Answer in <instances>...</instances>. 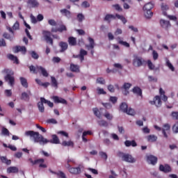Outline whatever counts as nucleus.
Returning <instances> with one entry per match:
<instances>
[{"label": "nucleus", "mask_w": 178, "mask_h": 178, "mask_svg": "<svg viewBox=\"0 0 178 178\" xmlns=\"http://www.w3.org/2000/svg\"><path fill=\"white\" fill-rule=\"evenodd\" d=\"M25 136H26V137H31V138H33L34 143H39V144H42L43 145L48 144V143H50L51 144H60L59 138L55 134L51 135V140H48L44 138V136L40 134L39 132L34 131H26L25 132Z\"/></svg>", "instance_id": "obj_1"}, {"label": "nucleus", "mask_w": 178, "mask_h": 178, "mask_svg": "<svg viewBox=\"0 0 178 178\" xmlns=\"http://www.w3.org/2000/svg\"><path fill=\"white\" fill-rule=\"evenodd\" d=\"M3 73H5L6 75L4 76V80L6 83H8L10 87L15 86V72L10 69H4Z\"/></svg>", "instance_id": "obj_2"}, {"label": "nucleus", "mask_w": 178, "mask_h": 178, "mask_svg": "<svg viewBox=\"0 0 178 178\" xmlns=\"http://www.w3.org/2000/svg\"><path fill=\"white\" fill-rule=\"evenodd\" d=\"M120 109L124 113H127V115H130L131 116H134V115H136V111H134V109L131 108H129V106L124 102L120 104Z\"/></svg>", "instance_id": "obj_3"}, {"label": "nucleus", "mask_w": 178, "mask_h": 178, "mask_svg": "<svg viewBox=\"0 0 178 178\" xmlns=\"http://www.w3.org/2000/svg\"><path fill=\"white\" fill-rule=\"evenodd\" d=\"M118 156L122 158V161L124 162H129V163H134L136 162V159L130 154H126L120 152L118 153Z\"/></svg>", "instance_id": "obj_4"}, {"label": "nucleus", "mask_w": 178, "mask_h": 178, "mask_svg": "<svg viewBox=\"0 0 178 178\" xmlns=\"http://www.w3.org/2000/svg\"><path fill=\"white\" fill-rule=\"evenodd\" d=\"M132 63L136 67H140L143 65H145V63H147V61H145V60H144L143 57L134 56Z\"/></svg>", "instance_id": "obj_5"}, {"label": "nucleus", "mask_w": 178, "mask_h": 178, "mask_svg": "<svg viewBox=\"0 0 178 178\" xmlns=\"http://www.w3.org/2000/svg\"><path fill=\"white\" fill-rule=\"evenodd\" d=\"M29 161L31 163H32L33 165L39 164V168H42L43 169L48 168L47 164H44V162H45L44 159H38L33 161V159L30 158L29 159Z\"/></svg>", "instance_id": "obj_6"}, {"label": "nucleus", "mask_w": 178, "mask_h": 178, "mask_svg": "<svg viewBox=\"0 0 178 178\" xmlns=\"http://www.w3.org/2000/svg\"><path fill=\"white\" fill-rule=\"evenodd\" d=\"M88 40L89 41V44H86V48H87L88 51H90V54L92 56H94V52H95L94 48L95 47V41L91 37H89Z\"/></svg>", "instance_id": "obj_7"}, {"label": "nucleus", "mask_w": 178, "mask_h": 178, "mask_svg": "<svg viewBox=\"0 0 178 178\" xmlns=\"http://www.w3.org/2000/svg\"><path fill=\"white\" fill-rule=\"evenodd\" d=\"M42 34L44 37V40L47 42H49L50 44L54 45V40L51 38L52 33L48 31H43Z\"/></svg>", "instance_id": "obj_8"}, {"label": "nucleus", "mask_w": 178, "mask_h": 178, "mask_svg": "<svg viewBox=\"0 0 178 178\" xmlns=\"http://www.w3.org/2000/svg\"><path fill=\"white\" fill-rule=\"evenodd\" d=\"M14 54H17L18 52H22V55H26L27 52V49L24 46H15L13 47Z\"/></svg>", "instance_id": "obj_9"}, {"label": "nucleus", "mask_w": 178, "mask_h": 178, "mask_svg": "<svg viewBox=\"0 0 178 178\" xmlns=\"http://www.w3.org/2000/svg\"><path fill=\"white\" fill-rule=\"evenodd\" d=\"M159 171L163 172V173H170L172 172V168L168 164H165L164 165L161 164L159 165Z\"/></svg>", "instance_id": "obj_10"}, {"label": "nucleus", "mask_w": 178, "mask_h": 178, "mask_svg": "<svg viewBox=\"0 0 178 178\" xmlns=\"http://www.w3.org/2000/svg\"><path fill=\"white\" fill-rule=\"evenodd\" d=\"M81 168H83L82 165H79L78 167H72L70 168V173L71 175H80L81 173Z\"/></svg>", "instance_id": "obj_11"}, {"label": "nucleus", "mask_w": 178, "mask_h": 178, "mask_svg": "<svg viewBox=\"0 0 178 178\" xmlns=\"http://www.w3.org/2000/svg\"><path fill=\"white\" fill-rule=\"evenodd\" d=\"M67 30L66 26L60 24L58 28L52 27L51 31V33H63V31H66Z\"/></svg>", "instance_id": "obj_12"}, {"label": "nucleus", "mask_w": 178, "mask_h": 178, "mask_svg": "<svg viewBox=\"0 0 178 178\" xmlns=\"http://www.w3.org/2000/svg\"><path fill=\"white\" fill-rule=\"evenodd\" d=\"M147 162L151 165H156V162H158V158L151 154L148 155L147 156Z\"/></svg>", "instance_id": "obj_13"}, {"label": "nucleus", "mask_w": 178, "mask_h": 178, "mask_svg": "<svg viewBox=\"0 0 178 178\" xmlns=\"http://www.w3.org/2000/svg\"><path fill=\"white\" fill-rule=\"evenodd\" d=\"M28 92V93H27ZM27 92H23L21 95V99L29 102L30 101V95H31V91L28 90Z\"/></svg>", "instance_id": "obj_14"}, {"label": "nucleus", "mask_w": 178, "mask_h": 178, "mask_svg": "<svg viewBox=\"0 0 178 178\" xmlns=\"http://www.w3.org/2000/svg\"><path fill=\"white\" fill-rule=\"evenodd\" d=\"M53 99L55 104H63L65 105H67V101H66V99L62 97H59L58 96H54Z\"/></svg>", "instance_id": "obj_15"}, {"label": "nucleus", "mask_w": 178, "mask_h": 178, "mask_svg": "<svg viewBox=\"0 0 178 178\" xmlns=\"http://www.w3.org/2000/svg\"><path fill=\"white\" fill-rule=\"evenodd\" d=\"M37 72L39 73H41L44 77H48L49 76V74H48V72L45 68L41 66H36Z\"/></svg>", "instance_id": "obj_16"}, {"label": "nucleus", "mask_w": 178, "mask_h": 178, "mask_svg": "<svg viewBox=\"0 0 178 178\" xmlns=\"http://www.w3.org/2000/svg\"><path fill=\"white\" fill-rule=\"evenodd\" d=\"M160 24L163 29H165V30H168V29L171 27L170 22L166 21L165 19H161L160 20Z\"/></svg>", "instance_id": "obj_17"}, {"label": "nucleus", "mask_w": 178, "mask_h": 178, "mask_svg": "<svg viewBox=\"0 0 178 178\" xmlns=\"http://www.w3.org/2000/svg\"><path fill=\"white\" fill-rule=\"evenodd\" d=\"M42 99H44V97H40V102L38 103V108L39 111L41 113H44L45 112V107H44V104H45Z\"/></svg>", "instance_id": "obj_18"}, {"label": "nucleus", "mask_w": 178, "mask_h": 178, "mask_svg": "<svg viewBox=\"0 0 178 178\" xmlns=\"http://www.w3.org/2000/svg\"><path fill=\"white\" fill-rule=\"evenodd\" d=\"M27 4L29 8H38L40 6V3L37 0H28Z\"/></svg>", "instance_id": "obj_19"}, {"label": "nucleus", "mask_w": 178, "mask_h": 178, "mask_svg": "<svg viewBox=\"0 0 178 178\" xmlns=\"http://www.w3.org/2000/svg\"><path fill=\"white\" fill-rule=\"evenodd\" d=\"M60 12L61 15L67 17V19H70L72 17V13L66 8L61 9Z\"/></svg>", "instance_id": "obj_20"}, {"label": "nucleus", "mask_w": 178, "mask_h": 178, "mask_svg": "<svg viewBox=\"0 0 178 178\" xmlns=\"http://www.w3.org/2000/svg\"><path fill=\"white\" fill-rule=\"evenodd\" d=\"M58 47L60 48V52H65V51L67 50V48H69V44H67L66 42H60Z\"/></svg>", "instance_id": "obj_21"}, {"label": "nucleus", "mask_w": 178, "mask_h": 178, "mask_svg": "<svg viewBox=\"0 0 178 178\" xmlns=\"http://www.w3.org/2000/svg\"><path fill=\"white\" fill-rule=\"evenodd\" d=\"M50 173H52V175H56V176H58V177L59 178H67L66 177V175L65 174V172H62V171H58V172L53 171L52 170L49 169V170Z\"/></svg>", "instance_id": "obj_22"}, {"label": "nucleus", "mask_w": 178, "mask_h": 178, "mask_svg": "<svg viewBox=\"0 0 178 178\" xmlns=\"http://www.w3.org/2000/svg\"><path fill=\"white\" fill-rule=\"evenodd\" d=\"M132 91L134 94H136L138 97H141V98H143V90H141V88H140V87L138 86L134 87Z\"/></svg>", "instance_id": "obj_23"}, {"label": "nucleus", "mask_w": 178, "mask_h": 178, "mask_svg": "<svg viewBox=\"0 0 178 178\" xmlns=\"http://www.w3.org/2000/svg\"><path fill=\"white\" fill-rule=\"evenodd\" d=\"M169 130H170V125H169V124H165L162 129V133L165 138H168V134H166V131H169Z\"/></svg>", "instance_id": "obj_24"}, {"label": "nucleus", "mask_w": 178, "mask_h": 178, "mask_svg": "<svg viewBox=\"0 0 178 178\" xmlns=\"http://www.w3.org/2000/svg\"><path fill=\"white\" fill-rule=\"evenodd\" d=\"M146 139L148 143H155L158 140V136L151 134L146 136Z\"/></svg>", "instance_id": "obj_25"}, {"label": "nucleus", "mask_w": 178, "mask_h": 178, "mask_svg": "<svg viewBox=\"0 0 178 178\" xmlns=\"http://www.w3.org/2000/svg\"><path fill=\"white\" fill-rule=\"evenodd\" d=\"M7 58L8 59H10V60H13L14 63H16V65H19V58H17V56L9 54L7 55Z\"/></svg>", "instance_id": "obj_26"}, {"label": "nucleus", "mask_w": 178, "mask_h": 178, "mask_svg": "<svg viewBox=\"0 0 178 178\" xmlns=\"http://www.w3.org/2000/svg\"><path fill=\"white\" fill-rule=\"evenodd\" d=\"M19 81L22 87L24 88H29V82H27V79L21 76L19 77Z\"/></svg>", "instance_id": "obj_27"}, {"label": "nucleus", "mask_w": 178, "mask_h": 178, "mask_svg": "<svg viewBox=\"0 0 178 178\" xmlns=\"http://www.w3.org/2000/svg\"><path fill=\"white\" fill-rule=\"evenodd\" d=\"M70 70L71 72H74V73L80 72V67L77 65H74L73 63L70 64Z\"/></svg>", "instance_id": "obj_28"}, {"label": "nucleus", "mask_w": 178, "mask_h": 178, "mask_svg": "<svg viewBox=\"0 0 178 178\" xmlns=\"http://www.w3.org/2000/svg\"><path fill=\"white\" fill-rule=\"evenodd\" d=\"M154 101L156 102V108H161V106H162V100L161 99V96H155Z\"/></svg>", "instance_id": "obj_29"}, {"label": "nucleus", "mask_w": 178, "mask_h": 178, "mask_svg": "<svg viewBox=\"0 0 178 178\" xmlns=\"http://www.w3.org/2000/svg\"><path fill=\"white\" fill-rule=\"evenodd\" d=\"M152 9H154V3L149 2L146 3L144 6H143V10H147L148 12H149V10H151Z\"/></svg>", "instance_id": "obj_30"}, {"label": "nucleus", "mask_w": 178, "mask_h": 178, "mask_svg": "<svg viewBox=\"0 0 178 178\" xmlns=\"http://www.w3.org/2000/svg\"><path fill=\"white\" fill-rule=\"evenodd\" d=\"M68 43L71 47H74L75 45H77V40H76V38L70 37L68 38Z\"/></svg>", "instance_id": "obj_31"}, {"label": "nucleus", "mask_w": 178, "mask_h": 178, "mask_svg": "<svg viewBox=\"0 0 178 178\" xmlns=\"http://www.w3.org/2000/svg\"><path fill=\"white\" fill-rule=\"evenodd\" d=\"M61 145H63V147H72L73 148V147H74V143H73L72 140H64L62 142Z\"/></svg>", "instance_id": "obj_32"}, {"label": "nucleus", "mask_w": 178, "mask_h": 178, "mask_svg": "<svg viewBox=\"0 0 178 178\" xmlns=\"http://www.w3.org/2000/svg\"><path fill=\"white\" fill-rule=\"evenodd\" d=\"M7 173H19L17 167L12 166L7 168Z\"/></svg>", "instance_id": "obj_33"}, {"label": "nucleus", "mask_w": 178, "mask_h": 178, "mask_svg": "<svg viewBox=\"0 0 178 178\" xmlns=\"http://www.w3.org/2000/svg\"><path fill=\"white\" fill-rule=\"evenodd\" d=\"M124 145L127 147H137V143H136V140H126L124 142Z\"/></svg>", "instance_id": "obj_34"}, {"label": "nucleus", "mask_w": 178, "mask_h": 178, "mask_svg": "<svg viewBox=\"0 0 178 178\" xmlns=\"http://www.w3.org/2000/svg\"><path fill=\"white\" fill-rule=\"evenodd\" d=\"M111 19H116V15L115 16L114 15L112 14H107L105 17H104V20L106 22H111Z\"/></svg>", "instance_id": "obj_35"}, {"label": "nucleus", "mask_w": 178, "mask_h": 178, "mask_svg": "<svg viewBox=\"0 0 178 178\" xmlns=\"http://www.w3.org/2000/svg\"><path fill=\"white\" fill-rule=\"evenodd\" d=\"M51 81L52 87H54V88H58V81H56L55 76H51Z\"/></svg>", "instance_id": "obj_36"}, {"label": "nucleus", "mask_w": 178, "mask_h": 178, "mask_svg": "<svg viewBox=\"0 0 178 178\" xmlns=\"http://www.w3.org/2000/svg\"><path fill=\"white\" fill-rule=\"evenodd\" d=\"M0 159H1V162H2V163H6V165H10V163H12V161L10 160H8L5 156H1Z\"/></svg>", "instance_id": "obj_37"}, {"label": "nucleus", "mask_w": 178, "mask_h": 178, "mask_svg": "<svg viewBox=\"0 0 178 178\" xmlns=\"http://www.w3.org/2000/svg\"><path fill=\"white\" fill-rule=\"evenodd\" d=\"M163 15L164 16H167V17L168 19H170V20H174V22H176V20H177V17L175 15H168V13H166V11L163 12Z\"/></svg>", "instance_id": "obj_38"}, {"label": "nucleus", "mask_w": 178, "mask_h": 178, "mask_svg": "<svg viewBox=\"0 0 178 178\" xmlns=\"http://www.w3.org/2000/svg\"><path fill=\"white\" fill-rule=\"evenodd\" d=\"M115 17L118 18L120 21H122L124 24H126V23H127V19H126V18L122 15L116 14Z\"/></svg>", "instance_id": "obj_39"}, {"label": "nucleus", "mask_w": 178, "mask_h": 178, "mask_svg": "<svg viewBox=\"0 0 178 178\" xmlns=\"http://www.w3.org/2000/svg\"><path fill=\"white\" fill-rule=\"evenodd\" d=\"M29 54L31 56V58H33V59H38V58H40V56L38 55V54H37V52L34 51H29Z\"/></svg>", "instance_id": "obj_40"}, {"label": "nucleus", "mask_w": 178, "mask_h": 178, "mask_svg": "<svg viewBox=\"0 0 178 178\" xmlns=\"http://www.w3.org/2000/svg\"><path fill=\"white\" fill-rule=\"evenodd\" d=\"M13 35H13V36H12V35H10V34H9L8 33H4L3 34V37L4 38H6V40H9V41H13Z\"/></svg>", "instance_id": "obj_41"}, {"label": "nucleus", "mask_w": 178, "mask_h": 178, "mask_svg": "<svg viewBox=\"0 0 178 178\" xmlns=\"http://www.w3.org/2000/svg\"><path fill=\"white\" fill-rule=\"evenodd\" d=\"M145 17H147V19H151V17H152L154 13H152V11H151V10H149V12H148V10H145Z\"/></svg>", "instance_id": "obj_42"}, {"label": "nucleus", "mask_w": 178, "mask_h": 178, "mask_svg": "<svg viewBox=\"0 0 178 178\" xmlns=\"http://www.w3.org/2000/svg\"><path fill=\"white\" fill-rule=\"evenodd\" d=\"M98 124L100 125L102 127H108V122L104 120L98 121Z\"/></svg>", "instance_id": "obj_43"}, {"label": "nucleus", "mask_w": 178, "mask_h": 178, "mask_svg": "<svg viewBox=\"0 0 178 178\" xmlns=\"http://www.w3.org/2000/svg\"><path fill=\"white\" fill-rule=\"evenodd\" d=\"M97 92L99 95H106V92L104 90V88H97Z\"/></svg>", "instance_id": "obj_44"}, {"label": "nucleus", "mask_w": 178, "mask_h": 178, "mask_svg": "<svg viewBox=\"0 0 178 178\" xmlns=\"http://www.w3.org/2000/svg\"><path fill=\"white\" fill-rule=\"evenodd\" d=\"M76 18L78 22H79V23H81V22H83L84 19H86V17H84V15H83L82 13H79L77 15Z\"/></svg>", "instance_id": "obj_45"}, {"label": "nucleus", "mask_w": 178, "mask_h": 178, "mask_svg": "<svg viewBox=\"0 0 178 178\" xmlns=\"http://www.w3.org/2000/svg\"><path fill=\"white\" fill-rule=\"evenodd\" d=\"M42 100L43 102H44V104H47L48 105V106H49L50 108H54V103L51 102V101L47 100L44 97H43V99H42Z\"/></svg>", "instance_id": "obj_46"}, {"label": "nucleus", "mask_w": 178, "mask_h": 178, "mask_svg": "<svg viewBox=\"0 0 178 178\" xmlns=\"http://www.w3.org/2000/svg\"><path fill=\"white\" fill-rule=\"evenodd\" d=\"M57 134L62 136L63 137H66L67 138H69V134L65 131H57Z\"/></svg>", "instance_id": "obj_47"}, {"label": "nucleus", "mask_w": 178, "mask_h": 178, "mask_svg": "<svg viewBox=\"0 0 178 178\" xmlns=\"http://www.w3.org/2000/svg\"><path fill=\"white\" fill-rule=\"evenodd\" d=\"M96 83L97 84H102L104 85L105 84L106 81H105V79L102 78V77H98L96 80Z\"/></svg>", "instance_id": "obj_48"}, {"label": "nucleus", "mask_w": 178, "mask_h": 178, "mask_svg": "<svg viewBox=\"0 0 178 178\" xmlns=\"http://www.w3.org/2000/svg\"><path fill=\"white\" fill-rule=\"evenodd\" d=\"M147 66H148L149 70H154V69H155V65H153V63L151 61V60H148L147 61Z\"/></svg>", "instance_id": "obj_49"}, {"label": "nucleus", "mask_w": 178, "mask_h": 178, "mask_svg": "<svg viewBox=\"0 0 178 178\" xmlns=\"http://www.w3.org/2000/svg\"><path fill=\"white\" fill-rule=\"evenodd\" d=\"M93 113L94 115H95V116H97V118L101 119V113L99 112V110H98V108H93Z\"/></svg>", "instance_id": "obj_50"}, {"label": "nucleus", "mask_w": 178, "mask_h": 178, "mask_svg": "<svg viewBox=\"0 0 178 178\" xmlns=\"http://www.w3.org/2000/svg\"><path fill=\"white\" fill-rule=\"evenodd\" d=\"M1 133L3 136H10L9 130L5 127H3L1 129Z\"/></svg>", "instance_id": "obj_51"}, {"label": "nucleus", "mask_w": 178, "mask_h": 178, "mask_svg": "<svg viewBox=\"0 0 178 178\" xmlns=\"http://www.w3.org/2000/svg\"><path fill=\"white\" fill-rule=\"evenodd\" d=\"M104 116L107 120H112V119H113V115H112L111 113L108 112L105 113L104 114Z\"/></svg>", "instance_id": "obj_52"}, {"label": "nucleus", "mask_w": 178, "mask_h": 178, "mask_svg": "<svg viewBox=\"0 0 178 178\" xmlns=\"http://www.w3.org/2000/svg\"><path fill=\"white\" fill-rule=\"evenodd\" d=\"M29 70L31 72L33 73L34 74H37V67H35L34 65L29 66Z\"/></svg>", "instance_id": "obj_53"}, {"label": "nucleus", "mask_w": 178, "mask_h": 178, "mask_svg": "<svg viewBox=\"0 0 178 178\" xmlns=\"http://www.w3.org/2000/svg\"><path fill=\"white\" fill-rule=\"evenodd\" d=\"M166 66H168V67H169V69H170L172 72H175V67L170 63V61H169V60L166 61Z\"/></svg>", "instance_id": "obj_54"}, {"label": "nucleus", "mask_w": 178, "mask_h": 178, "mask_svg": "<svg viewBox=\"0 0 178 178\" xmlns=\"http://www.w3.org/2000/svg\"><path fill=\"white\" fill-rule=\"evenodd\" d=\"M172 131L175 134H177L178 133V122H177L173 126H172Z\"/></svg>", "instance_id": "obj_55"}, {"label": "nucleus", "mask_w": 178, "mask_h": 178, "mask_svg": "<svg viewBox=\"0 0 178 178\" xmlns=\"http://www.w3.org/2000/svg\"><path fill=\"white\" fill-rule=\"evenodd\" d=\"M148 80L150 83H156L158 81V79L156 77H154L152 76H148Z\"/></svg>", "instance_id": "obj_56"}, {"label": "nucleus", "mask_w": 178, "mask_h": 178, "mask_svg": "<svg viewBox=\"0 0 178 178\" xmlns=\"http://www.w3.org/2000/svg\"><path fill=\"white\" fill-rule=\"evenodd\" d=\"M113 8H115V10H118V12H122V10H123V8H122L119 4L113 5Z\"/></svg>", "instance_id": "obj_57"}, {"label": "nucleus", "mask_w": 178, "mask_h": 178, "mask_svg": "<svg viewBox=\"0 0 178 178\" xmlns=\"http://www.w3.org/2000/svg\"><path fill=\"white\" fill-rule=\"evenodd\" d=\"M118 43H120L121 45H124V47H126L127 48H130V44H129L127 42L119 40Z\"/></svg>", "instance_id": "obj_58"}, {"label": "nucleus", "mask_w": 178, "mask_h": 178, "mask_svg": "<svg viewBox=\"0 0 178 178\" xmlns=\"http://www.w3.org/2000/svg\"><path fill=\"white\" fill-rule=\"evenodd\" d=\"M171 116H172V119H174L175 120H178V112L177 111H172V113H171Z\"/></svg>", "instance_id": "obj_59"}, {"label": "nucleus", "mask_w": 178, "mask_h": 178, "mask_svg": "<svg viewBox=\"0 0 178 178\" xmlns=\"http://www.w3.org/2000/svg\"><path fill=\"white\" fill-rule=\"evenodd\" d=\"M152 56H153L154 60H156L158 58H159V54H158V52H156V51L153 50Z\"/></svg>", "instance_id": "obj_60"}, {"label": "nucleus", "mask_w": 178, "mask_h": 178, "mask_svg": "<svg viewBox=\"0 0 178 178\" xmlns=\"http://www.w3.org/2000/svg\"><path fill=\"white\" fill-rule=\"evenodd\" d=\"M47 123L51 124H57L58 121H56L54 118H51V119H49V120H47Z\"/></svg>", "instance_id": "obj_61"}, {"label": "nucleus", "mask_w": 178, "mask_h": 178, "mask_svg": "<svg viewBox=\"0 0 178 178\" xmlns=\"http://www.w3.org/2000/svg\"><path fill=\"white\" fill-rule=\"evenodd\" d=\"M107 88L110 92H115V86L113 85L110 84L107 86Z\"/></svg>", "instance_id": "obj_62"}, {"label": "nucleus", "mask_w": 178, "mask_h": 178, "mask_svg": "<svg viewBox=\"0 0 178 178\" xmlns=\"http://www.w3.org/2000/svg\"><path fill=\"white\" fill-rule=\"evenodd\" d=\"M122 87L124 90H129L131 87V83H124Z\"/></svg>", "instance_id": "obj_63"}, {"label": "nucleus", "mask_w": 178, "mask_h": 178, "mask_svg": "<svg viewBox=\"0 0 178 178\" xmlns=\"http://www.w3.org/2000/svg\"><path fill=\"white\" fill-rule=\"evenodd\" d=\"M99 155H100V156H102V158H103V159H105V161H106V159H108V154H106V153H105L104 152H100Z\"/></svg>", "instance_id": "obj_64"}]
</instances>
